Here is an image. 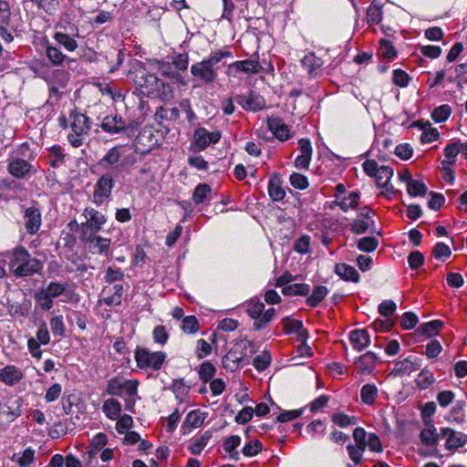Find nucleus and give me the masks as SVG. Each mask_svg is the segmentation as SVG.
<instances>
[{"label": "nucleus", "mask_w": 467, "mask_h": 467, "mask_svg": "<svg viewBox=\"0 0 467 467\" xmlns=\"http://www.w3.org/2000/svg\"><path fill=\"white\" fill-rule=\"evenodd\" d=\"M290 183L293 187L305 190L308 187L307 178L300 173L294 172L290 176Z\"/></svg>", "instance_id": "nucleus-60"}, {"label": "nucleus", "mask_w": 467, "mask_h": 467, "mask_svg": "<svg viewBox=\"0 0 467 467\" xmlns=\"http://www.w3.org/2000/svg\"><path fill=\"white\" fill-rule=\"evenodd\" d=\"M103 411L108 418L116 420L119 417L121 405L118 400L114 399H109L104 402Z\"/></svg>", "instance_id": "nucleus-29"}, {"label": "nucleus", "mask_w": 467, "mask_h": 467, "mask_svg": "<svg viewBox=\"0 0 467 467\" xmlns=\"http://www.w3.org/2000/svg\"><path fill=\"white\" fill-rule=\"evenodd\" d=\"M271 362V355L269 352H263L254 358L253 365L258 371L265 370Z\"/></svg>", "instance_id": "nucleus-52"}, {"label": "nucleus", "mask_w": 467, "mask_h": 467, "mask_svg": "<svg viewBox=\"0 0 467 467\" xmlns=\"http://www.w3.org/2000/svg\"><path fill=\"white\" fill-rule=\"evenodd\" d=\"M451 107L449 105H441L434 109L431 118L436 122L445 121L451 115Z\"/></svg>", "instance_id": "nucleus-53"}, {"label": "nucleus", "mask_w": 467, "mask_h": 467, "mask_svg": "<svg viewBox=\"0 0 467 467\" xmlns=\"http://www.w3.org/2000/svg\"><path fill=\"white\" fill-rule=\"evenodd\" d=\"M441 435L447 437L445 446L448 450L462 447L467 441V436L465 434L455 431L450 428L441 429Z\"/></svg>", "instance_id": "nucleus-14"}, {"label": "nucleus", "mask_w": 467, "mask_h": 467, "mask_svg": "<svg viewBox=\"0 0 467 467\" xmlns=\"http://www.w3.org/2000/svg\"><path fill=\"white\" fill-rule=\"evenodd\" d=\"M166 358L161 351L150 352L146 348L138 347L135 351V360L140 368H151L159 370Z\"/></svg>", "instance_id": "nucleus-5"}, {"label": "nucleus", "mask_w": 467, "mask_h": 467, "mask_svg": "<svg viewBox=\"0 0 467 467\" xmlns=\"http://www.w3.org/2000/svg\"><path fill=\"white\" fill-rule=\"evenodd\" d=\"M10 265L14 268L15 275L17 276L31 275L39 272L42 268L40 260L32 257L23 246L14 249Z\"/></svg>", "instance_id": "nucleus-2"}, {"label": "nucleus", "mask_w": 467, "mask_h": 467, "mask_svg": "<svg viewBox=\"0 0 467 467\" xmlns=\"http://www.w3.org/2000/svg\"><path fill=\"white\" fill-rule=\"evenodd\" d=\"M264 310L265 305L260 301L251 300L248 303L247 313L254 321L261 318Z\"/></svg>", "instance_id": "nucleus-43"}, {"label": "nucleus", "mask_w": 467, "mask_h": 467, "mask_svg": "<svg viewBox=\"0 0 467 467\" xmlns=\"http://www.w3.org/2000/svg\"><path fill=\"white\" fill-rule=\"evenodd\" d=\"M332 421L341 428L348 427L349 425H354L357 423L356 417H349L344 413H337L332 415Z\"/></svg>", "instance_id": "nucleus-50"}, {"label": "nucleus", "mask_w": 467, "mask_h": 467, "mask_svg": "<svg viewBox=\"0 0 467 467\" xmlns=\"http://www.w3.org/2000/svg\"><path fill=\"white\" fill-rule=\"evenodd\" d=\"M86 221L80 223L79 239L83 243H93L94 235L102 228L106 223L103 213L94 208H86L83 212Z\"/></svg>", "instance_id": "nucleus-3"}, {"label": "nucleus", "mask_w": 467, "mask_h": 467, "mask_svg": "<svg viewBox=\"0 0 467 467\" xmlns=\"http://www.w3.org/2000/svg\"><path fill=\"white\" fill-rule=\"evenodd\" d=\"M443 322L441 320H433L431 322L424 323L420 326V331L427 337H432L438 334L442 328Z\"/></svg>", "instance_id": "nucleus-41"}, {"label": "nucleus", "mask_w": 467, "mask_h": 467, "mask_svg": "<svg viewBox=\"0 0 467 467\" xmlns=\"http://www.w3.org/2000/svg\"><path fill=\"white\" fill-rule=\"evenodd\" d=\"M451 254V251L450 247L444 243H438L432 251L433 256L441 260H445L450 257Z\"/></svg>", "instance_id": "nucleus-61"}, {"label": "nucleus", "mask_w": 467, "mask_h": 467, "mask_svg": "<svg viewBox=\"0 0 467 467\" xmlns=\"http://www.w3.org/2000/svg\"><path fill=\"white\" fill-rule=\"evenodd\" d=\"M51 331L54 335L62 337L65 334V324L61 316L54 317L50 320Z\"/></svg>", "instance_id": "nucleus-59"}, {"label": "nucleus", "mask_w": 467, "mask_h": 467, "mask_svg": "<svg viewBox=\"0 0 467 467\" xmlns=\"http://www.w3.org/2000/svg\"><path fill=\"white\" fill-rule=\"evenodd\" d=\"M393 175V170L389 166H380L377 174L375 175L376 182L379 187L386 188Z\"/></svg>", "instance_id": "nucleus-32"}, {"label": "nucleus", "mask_w": 467, "mask_h": 467, "mask_svg": "<svg viewBox=\"0 0 467 467\" xmlns=\"http://www.w3.org/2000/svg\"><path fill=\"white\" fill-rule=\"evenodd\" d=\"M222 135L219 131H208L205 128H198L194 131L193 140L200 150L206 149L210 144L220 140Z\"/></svg>", "instance_id": "nucleus-10"}, {"label": "nucleus", "mask_w": 467, "mask_h": 467, "mask_svg": "<svg viewBox=\"0 0 467 467\" xmlns=\"http://www.w3.org/2000/svg\"><path fill=\"white\" fill-rule=\"evenodd\" d=\"M69 127L72 133L67 135L69 143L74 148H78L83 144V137L88 135L91 126L88 117L77 110H73L69 114Z\"/></svg>", "instance_id": "nucleus-4"}, {"label": "nucleus", "mask_w": 467, "mask_h": 467, "mask_svg": "<svg viewBox=\"0 0 467 467\" xmlns=\"http://www.w3.org/2000/svg\"><path fill=\"white\" fill-rule=\"evenodd\" d=\"M378 395V389L373 384H366L360 391L361 401L365 404H373Z\"/></svg>", "instance_id": "nucleus-33"}, {"label": "nucleus", "mask_w": 467, "mask_h": 467, "mask_svg": "<svg viewBox=\"0 0 467 467\" xmlns=\"http://www.w3.org/2000/svg\"><path fill=\"white\" fill-rule=\"evenodd\" d=\"M182 329L184 333L194 334L200 329L199 321L194 316H187L182 319Z\"/></svg>", "instance_id": "nucleus-42"}, {"label": "nucleus", "mask_w": 467, "mask_h": 467, "mask_svg": "<svg viewBox=\"0 0 467 467\" xmlns=\"http://www.w3.org/2000/svg\"><path fill=\"white\" fill-rule=\"evenodd\" d=\"M328 289L325 285H317L312 294L306 298V304L311 307L317 306L327 295Z\"/></svg>", "instance_id": "nucleus-26"}, {"label": "nucleus", "mask_w": 467, "mask_h": 467, "mask_svg": "<svg viewBox=\"0 0 467 467\" xmlns=\"http://www.w3.org/2000/svg\"><path fill=\"white\" fill-rule=\"evenodd\" d=\"M46 54L48 57L49 61L55 65L58 66L63 63V61L66 59V56L56 47L47 45L46 47Z\"/></svg>", "instance_id": "nucleus-39"}, {"label": "nucleus", "mask_w": 467, "mask_h": 467, "mask_svg": "<svg viewBox=\"0 0 467 467\" xmlns=\"http://www.w3.org/2000/svg\"><path fill=\"white\" fill-rule=\"evenodd\" d=\"M23 377L20 369L15 366H6L0 369V380L7 385H14L17 383Z\"/></svg>", "instance_id": "nucleus-23"}, {"label": "nucleus", "mask_w": 467, "mask_h": 467, "mask_svg": "<svg viewBox=\"0 0 467 467\" xmlns=\"http://www.w3.org/2000/svg\"><path fill=\"white\" fill-rule=\"evenodd\" d=\"M136 83L143 94L150 95L158 89L159 78L154 74L142 70L136 75Z\"/></svg>", "instance_id": "nucleus-11"}, {"label": "nucleus", "mask_w": 467, "mask_h": 467, "mask_svg": "<svg viewBox=\"0 0 467 467\" xmlns=\"http://www.w3.org/2000/svg\"><path fill=\"white\" fill-rule=\"evenodd\" d=\"M126 120L118 115H109L104 118L101 123V129L108 133H119L127 130Z\"/></svg>", "instance_id": "nucleus-15"}, {"label": "nucleus", "mask_w": 467, "mask_h": 467, "mask_svg": "<svg viewBox=\"0 0 467 467\" xmlns=\"http://www.w3.org/2000/svg\"><path fill=\"white\" fill-rule=\"evenodd\" d=\"M379 245V241L375 237H363L359 240L358 247L359 250L364 252H372Z\"/></svg>", "instance_id": "nucleus-55"}, {"label": "nucleus", "mask_w": 467, "mask_h": 467, "mask_svg": "<svg viewBox=\"0 0 467 467\" xmlns=\"http://www.w3.org/2000/svg\"><path fill=\"white\" fill-rule=\"evenodd\" d=\"M275 308H269L265 313L262 314V317L259 320L254 321V327L256 330H260L265 327L275 317Z\"/></svg>", "instance_id": "nucleus-58"}, {"label": "nucleus", "mask_w": 467, "mask_h": 467, "mask_svg": "<svg viewBox=\"0 0 467 467\" xmlns=\"http://www.w3.org/2000/svg\"><path fill=\"white\" fill-rule=\"evenodd\" d=\"M268 193L273 201H282L285 196V192L279 184L277 180L271 179L268 183Z\"/></svg>", "instance_id": "nucleus-36"}, {"label": "nucleus", "mask_w": 467, "mask_h": 467, "mask_svg": "<svg viewBox=\"0 0 467 467\" xmlns=\"http://www.w3.org/2000/svg\"><path fill=\"white\" fill-rule=\"evenodd\" d=\"M212 438V432L206 431L200 438L194 440L189 446L190 451L194 455H199Z\"/></svg>", "instance_id": "nucleus-27"}, {"label": "nucleus", "mask_w": 467, "mask_h": 467, "mask_svg": "<svg viewBox=\"0 0 467 467\" xmlns=\"http://www.w3.org/2000/svg\"><path fill=\"white\" fill-rule=\"evenodd\" d=\"M241 438L238 435H232L223 441V449L230 454V457L238 460V451L235 449L240 445Z\"/></svg>", "instance_id": "nucleus-31"}, {"label": "nucleus", "mask_w": 467, "mask_h": 467, "mask_svg": "<svg viewBox=\"0 0 467 467\" xmlns=\"http://www.w3.org/2000/svg\"><path fill=\"white\" fill-rule=\"evenodd\" d=\"M378 357L375 353L368 351L361 355L355 362L357 369L361 374H369L376 367Z\"/></svg>", "instance_id": "nucleus-17"}, {"label": "nucleus", "mask_w": 467, "mask_h": 467, "mask_svg": "<svg viewBox=\"0 0 467 467\" xmlns=\"http://www.w3.org/2000/svg\"><path fill=\"white\" fill-rule=\"evenodd\" d=\"M407 191L410 196H422L426 193L427 187L423 182L410 177L407 183Z\"/></svg>", "instance_id": "nucleus-38"}, {"label": "nucleus", "mask_w": 467, "mask_h": 467, "mask_svg": "<svg viewBox=\"0 0 467 467\" xmlns=\"http://www.w3.org/2000/svg\"><path fill=\"white\" fill-rule=\"evenodd\" d=\"M32 3L37 5L39 9L44 10L46 13L52 15L54 14L59 5L58 0H30Z\"/></svg>", "instance_id": "nucleus-44"}, {"label": "nucleus", "mask_w": 467, "mask_h": 467, "mask_svg": "<svg viewBox=\"0 0 467 467\" xmlns=\"http://www.w3.org/2000/svg\"><path fill=\"white\" fill-rule=\"evenodd\" d=\"M441 434L436 432V429L433 425L430 424L427 428H424L420 434V441L426 446H434L438 442V438Z\"/></svg>", "instance_id": "nucleus-25"}, {"label": "nucleus", "mask_w": 467, "mask_h": 467, "mask_svg": "<svg viewBox=\"0 0 467 467\" xmlns=\"http://www.w3.org/2000/svg\"><path fill=\"white\" fill-rule=\"evenodd\" d=\"M236 101L245 110L256 111L265 108V99L254 91H251L245 95L237 96Z\"/></svg>", "instance_id": "nucleus-9"}, {"label": "nucleus", "mask_w": 467, "mask_h": 467, "mask_svg": "<svg viewBox=\"0 0 467 467\" xmlns=\"http://www.w3.org/2000/svg\"><path fill=\"white\" fill-rule=\"evenodd\" d=\"M31 168L32 166L28 161L19 158H14L9 161L7 170L11 175L20 179L29 174Z\"/></svg>", "instance_id": "nucleus-16"}, {"label": "nucleus", "mask_w": 467, "mask_h": 467, "mask_svg": "<svg viewBox=\"0 0 467 467\" xmlns=\"http://www.w3.org/2000/svg\"><path fill=\"white\" fill-rule=\"evenodd\" d=\"M460 152V145L457 142H452L448 144L444 149V155L446 158L450 159V161H443L442 165L448 164L452 165L455 161V158Z\"/></svg>", "instance_id": "nucleus-45"}, {"label": "nucleus", "mask_w": 467, "mask_h": 467, "mask_svg": "<svg viewBox=\"0 0 467 467\" xmlns=\"http://www.w3.org/2000/svg\"><path fill=\"white\" fill-rule=\"evenodd\" d=\"M359 193L358 192H352L347 199L337 202L342 211L348 212L349 208H355L358 204Z\"/></svg>", "instance_id": "nucleus-49"}, {"label": "nucleus", "mask_w": 467, "mask_h": 467, "mask_svg": "<svg viewBox=\"0 0 467 467\" xmlns=\"http://www.w3.org/2000/svg\"><path fill=\"white\" fill-rule=\"evenodd\" d=\"M205 418L206 417L203 412L200 410H194L187 414L184 423L192 428H199L203 424Z\"/></svg>", "instance_id": "nucleus-35"}, {"label": "nucleus", "mask_w": 467, "mask_h": 467, "mask_svg": "<svg viewBox=\"0 0 467 467\" xmlns=\"http://www.w3.org/2000/svg\"><path fill=\"white\" fill-rule=\"evenodd\" d=\"M347 450L351 461L355 464H358L361 462L362 454L366 448L358 445L348 444L347 446Z\"/></svg>", "instance_id": "nucleus-57"}, {"label": "nucleus", "mask_w": 467, "mask_h": 467, "mask_svg": "<svg viewBox=\"0 0 467 467\" xmlns=\"http://www.w3.org/2000/svg\"><path fill=\"white\" fill-rule=\"evenodd\" d=\"M34 298L42 310L47 311L53 307V298L45 289L36 292Z\"/></svg>", "instance_id": "nucleus-34"}, {"label": "nucleus", "mask_w": 467, "mask_h": 467, "mask_svg": "<svg viewBox=\"0 0 467 467\" xmlns=\"http://www.w3.org/2000/svg\"><path fill=\"white\" fill-rule=\"evenodd\" d=\"M227 51L213 52L207 58L191 67L192 76L199 78L204 84L213 83L217 78V65L223 58L230 57Z\"/></svg>", "instance_id": "nucleus-1"}, {"label": "nucleus", "mask_w": 467, "mask_h": 467, "mask_svg": "<svg viewBox=\"0 0 467 467\" xmlns=\"http://www.w3.org/2000/svg\"><path fill=\"white\" fill-rule=\"evenodd\" d=\"M54 39L70 52L75 51L78 47V42L74 38L62 32H56Z\"/></svg>", "instance_id": "nucleus-30"}, {"label": "nucleus", "mask_w": 467, "mask_h": 467, "mask_svg": "<svg viewBox=\"0 0 467 467\" xmlns=\"http://www.w3.org/2000/svg\"><path fill=\"white\" fill-rule=\"evenodd\" d=\"M323 61L313 53L306 55L302 59L303 67L311 77H317L321 71Z\"/></svg>", "instance_id": "nucleus-20"}, {"label": "nucleus", "mask_w": 467, "mask_h": 467, "mask_svg": "<svg viewBox=\"0 0 467 467\" xmlns=\"http://www.w3.org/2000/svg\"><path fill=\"white\" fill-rule=\"evenodd\" d=\"M215 374V368L210 362H203L199 368V376L203 382H208Z\"/></svg>", "instance_id": "nucleus-48"}, {"label": "nucleus", "mask_w": 467, "mask_h": 467, "mask_svg": "<svg viewBox=\"0 0 467 467\" xmlns=\"http://www.w3.org/2000/svg\"><path fill=\"white\" fill-rule=\"evenodd\" d=\"M349 340L352 347L361 351L367 348L370 343V337L366 329H356L349 333Z\"/></svg>", "instance_id": "nucleus-18"}, {"label": "nucleus", "mask_w": 467, "mask_h": 467, "mask_svg": "<svg viewBox=\"0 0 467 467\" xmlns=\"http://www.w3.org/2000/svg\"><path fill=\"white\" fill-rule=\"evenodd\" d=\"M16 455L15 454L13 456V461H16ZM34 459L35 451L31 448H27L23 451L22 455L18 457L16 462L20 467H27L34 462Z\"/></svg>", "instance_id": "nucleus-51"}, {"label": "nucleus", "mask_w": 467, "mask_h": 467, "mask_svg": "<svg viewBox=\"0 0 467 467\" xmlns=\"http://www.w3.org/2000/svg\"><path fill=\"white\" fill-rule=\"evenodd\" d=\"M267 127L280 141H285L291 137L288 126L285 125L280 118H268Z\"/></svg>", "instance_id": "nucleus-13"}, {"label": "nucleus", "mask_w": 467, "mask_h": 467, "mask_svg": "<svg viewBox=\"0 0 467 467\" xmlns=\"http://www.w3.org/2000/svg\"><path fill=\"white\" fill-rule=\"evenodd\" d=\"M212 353L211 345L204 339H198L196 342L195 354L199 359L204 358Z\"/></svg>", "instance_id": "nucleus-56"}, {"label": "nucleus", "mask_w": 467, "mask_h": 467, "mask_svg": "<svg viewBox=\"0 0 467 467\" xmlns=\"http://www.w3.org/2000/svg\"><path fill=\"white\" fill-rule=\"evenodd\" d=\"M211 187L206 183H201L199 184L192 193V201L195 204L202 203L205 202V200L208 198L209 194L211 193Z\"/></svg>", "instance_id": "nucleus-37"}, {"label": "nucleus", "mask_w": 467, "mask_h": 467, "mask_svg": "<svg viewBox=\"0 0 467 467\" xmlns=\"http://www.w3.org/2000/svg\"><path fill=\"white\" fill-rule=\"evenodd\" d=\"M138 382L136 380H121L113 378L109 380L107 392L112 396H121L124 393L130 397L137 393Z\"/></svg>", "instance_id": "nucleus-8"}, {"label": "nucleus", "mask_w": 467, "mask_h": 467, "mask_svg": "<svg viewBox=\"0 0 467 467\" xmlns=\"http://www.w3.org/2000/svg\"><path fill=\"white\" fill-rule=\"evenodd\" d=\"M335 272L346 281L358 282L359 280L358 272L351 265L341 263L335 266Z\"/></svg>", "instance_id": "nucleus-24"}, {"label": "nucleus", "mask_w": 467, "mask_h": 467, "mask_svg": "<svg viewBox=\"0 0 467 467\" xmlns=\"http://www.w3.org/2000/svg\"><path fill=\"white\" fill-rule=\"evenodd\" d=\"M424 262V255L420 251H412L408 256V263L411 269H418Z\"/></svg>", "instance_id": "nucleus-64"}, {"label": "nucleus", "mask_w": 467, "mask_h": 467, "mask_svg": "<svg viewBox=\"0 0 467 467\" xmlns=\"http://www.w3.org/2000/svg\"><path fill=\"white\" fill-rule=\"evenodd\" d=\"M419 368L420 364L417 362V359L409 357L395 362L392 373L395 375L410 374L412 371L417 370Z\"/></svg>", "instance_id": "nucleus-22"}, {"label": "nucleus", "mask_w": 467, "mask_h": 467, "mask_svg": "<svg viewBox=\"0 0 467 467\" xmlns=\"http://www.w3.org/2000/svg\"><path fill=\"white\" fill-rule=\"evenodd\" d=\"M410 77L402 69H395L393 71L392 82L400 88H405L409 85Z\"/></svg>", "instance_id": "nucleus-54"}, {"label": "nucleus", "mask_w": 467, "mask_h": 467, "mask_svg": "<svg viewBox=\"0 0 467 467\" xmlns=\"http://www.w3.org/2000/svg\"><path fill=\"white\" fill-rule=\"evenodd\" d=\"M229 68H234L236 71L246 74H257L263 69L259 61L254 59L235 61L229 65Z\"/></svg>", "instance_id": "nucleus-19"}, {"label": "nucleus", "mask_w": 467, "mask_h": 467, "mask_svg": "<svg viewBox=\"0 0 467 467\" xmlns=\"http://www.w3.org/2000/svg\"><path fill=\"white\" fill-rule=\"evenodd\" d=\"M379 54L388 59H393L397 57V51L392 43L386 39L379 41Z\"/></svg>", "instance_id": "nucleus-40"}, {"label": "nucleus", "mask_w": 467, "mask_h": 467, "mask_svg": "<svg viewBox=\"0 0 467 467\" xmlns=\"http://www.w3.org/2000/svg\"><path fill=\"white\" fill-rule=\"evenodd\" d=\"M251 346V342L248 340H244L237 343L234 346L228 353L223 358L222 365L223 367L229 371H235L239 367L242 361L246 357V350Z\"/></svg>", "instance_id": "nucleus-6"}, {"label": "nucleus", "mask_w": 467, "mask_h": 467, "mask_svg": "<svg viewBox=\"0 0 467 467\" xmlns=\"http://www.w3.org/2000/svg\"><path fill=\"white\" fill-rule=\"evenodd\" d=\"M397 306L392 300H384L379 306V312L386 317H391L396 311Z\"/></svg>", "instance_id": "nucleus-62"}, {"label": "nucleus", "mask_w": 467, "mask_h": 467, "mask_svg": "<svg viewBox=\"0 0 467 467\" xmlns=\"http://www.w3.org/2000/svg\"><path fill=\"white\" fill-rule=\"evenodd\" d=\"M114 185L115 182L111 173L106 172L102 174L95 185L93 192L94 202L98 204H101L110 196Z\"/></svg>", "instance_id": "nucleus-7"}, {"label": "nucleus", "mask_w": 467, "mask_h": 467, "mask_svg": "<svg viewBox=\"0 0 467 467\" xmlns=\"http://www.w3.org/2000/svg\"><path fill=\"white\" fill-rule=\"evenodd\" d=\"M67 284H61L58 282H50L45 288L46 292L52 297H58L65 294L67 290Z\"/></svg>", "instance_id": "nucleus-47"}, {"label": "nucleus", "mask_w": 467, "mask_h": 467, "mask_svg": "<svg viewBox=\"0 0 467 467\" xmlns=\"http://www.w3.org/2000/svg\"><path fill=\"white\" fill-rule=\"evenodd\" d=\"M121 146L112 147L108 150L105 156L99 161V165L105 170L119 163L121 158Z\"/></svg>", "instance_id": "nucleus-21"}, {"label": "nucleus", "mask_w": 467, "mask_h": 467, "mask_svg": "<svg viewBox=\"0 0 467 467\" xmlns=\"http://www.w3.org/2000/svg\"><path fill=\"white\" fill-rule=\"evenodd\" d=\"M263 445L258 440L250 441L243 448V453L247 457L258 454L262 451Z\"/></svg>", "instance_id": "nucleus-63"}, {"label": "nucleus", "mask_w": 467, "mask_h": 467, "mask_svg": "<svg viewBox=\"0 0 467 467\" xmlns=\"http://www.w3.org/2000/svg\"><path fill=\"white\" fill-rule=\"evenodd\" d=\"M310 291L307 284H291L283 287L282 293L285 296H306Z\"/></svg>", "instance_id": "nucleus-28"}, {"label": "nucleus", "mask_w": 467, "mask_h": 467, "mask_svg": "<svg viewBox=\"0 0 467 467\" xmlns=\"http://www.w3.org/2000/svg\"><path fill=\"white\" fill-rule=\"evenodd\" d=\"M435 380V378L431 372L429 370H422L416 379L417 386L421 389H425L429 388Z\"/></svg>", "instance_id": "nucleus-46"}, {"label": "nucleus", "mask_w": 467, "mask_h": 467, "mask_svg": "<svg viewBox=\"0 0 467 467\" xmlns=\"http://www.w3.org/2000/svg\"><path fill=\"white\" fill-rule=\"evenodd\" d=\"M25 228L29 234H35L42 223L40 211L36 207H28L25 210Z\"/></svg>", "instance_id": "nucleus-12"}]
</instances>
